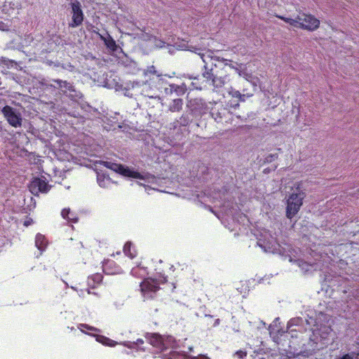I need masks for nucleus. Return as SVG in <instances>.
I'll return each instance as SVG.
<instances>
[{"mask_svg": "<svg viewBox=\"0 0 359 359\" xmlns=\"http://www.w3.org/2000/svg\"><path fill=\"white\" fill-rule=\"evenodd\" d=\"M167 282V277L161 273H156L143 280L140 283V290L145 299H153L160 289V285Z\"/></svg>", "mask_w": 359, "mask_h": 359, "instance_id": "1", "label": "nucleus"}, {"mask_svg": "<svg viewBox=\"0 0 359 359\" xmlns=\"http://www.w3.org/2000/svg\"><path fill=\"white\" fill-rule=\"evenodd\" d=\"M306 197V193L301 190L298 186L296 191L292 193L287 200L286 217L291 219L294 217L303 204V200Z\"/></svg>", "mask_w": 359, "mask_h": 359, "instance_id": "2", "label": "nucleus"}, {"mask_svg": "<svg viewBox=\"0 0 359 359\" xmlns=\"http://www.w3.org/2000/svg\"><path fill=\"white\" fill-rule=\"evenodd\" d=\"M110 165V170L114 171L115 172L120 174L124 177H132L140 180H149L150 178H154V176L150 174H147L143 175L138 172L137 171H135L133 170L130 169L128 166L120 164L112 163Z\"/></svg>", "mask_w": 359, "mask_h": 359, "instance_id": "3", "label": "nucleus"}, {"mask_svg": "<svg viewBox=\"0 0 359 359\" xmlns=\"http://www.w3.org/2000/svg\"><path fill=\"white\" fill-rule=\"evenodd\" d=\"M1 112L11 126L18 128L22 126V117L18 109L6 105L2 108Z\"/></svg>", "mask_w": 359, "mask_h": 359, "instance_id": "4", "label": "nucleus"}, {"mask_svg": "<svg viewBox=\"0 0 359 359\" xmlns=\"http://www.w3.org/2000/svg\"><path fill=\"white\" fill-rule=\"evenodd\" d=\"M28 187L30 192L35 196H39V193L46 194L52 187L43 176L33 177Z\"/></svg>", "mask_w": 359, "mask_h": 359, "instance_id": "5", "label": "nucleus"}, {"mask_svg": "<svg viewBox=\"0 0 359 359\" xmlns=\"http://www.w3.org/2000/svg\"><path fill=\"white\" fill-rule=\"evenodd\" d=\"M53 81L57 84V86H53L55 88L60 89L63 94L72 100L80 99L82 94L80 91L77 90L72 83L61 79H53ZM53 86V85H50Z\"/></svg>", "mask_w": 359, "mask_h": 359, "instance_id": "6", "label": "nucleus"}, {"mask_svg": "<svg viewBox=\"0 0 359 359\" xmlns=\"http://www.w3.org/2000/svg\"><path fill=\"white\" fill-rule=\"evenodd\" d=\"M72 22L69 24L70 27H76L81 25L83 21V13L81 9V4L78 0H72Z\"/></svg>", "mask_w": 359, "mask_h": 359, "instance_id": "7", "label": "nucleus"}, {"mask_svg": "<svg viewBox=\"0 0 359 359\" xmlns=\"http://www.w3.org/2000/svg\"><path fill=\"white\" fill-rule=\"evenodd\" d=\"M193 116H201L206 112L207 105L202 99L195 98L190 100L187 105Z\"/></svg>", "mask_w": 359, "mask_h": 359, "instance_id": "8", "label": "nucleus"}, {"mask_svg": "<svg viewBox=\"0 0 359 359\" xmlns=\"http://www.w3.org/2000/svg\"><path fill=\"white\" fill-rule=\"evenodd\" d=\"M210 115L217 123H222L227 118L229 111L222 105L214 107L210 110Z\"/></svg>", "mask_w": 359, "mask_h": 359, "instance_id": "9", "label": "nucleus"}, {"mask_svg": "<svg viewBox=\"0 0 359 359\" xmlns=\"http://www.w3.org/2000/svg\"><path fill=\"white\" fill-rule=\"evenodd\" d=\"M298 19L304 22V29L313 31L318 28L320 21L311 15H298Z\"/></svg>", "mask_w": 359, "mask_h": 359, "instance_id": "10", "label": "nucleus"}, {"mask_svg": "<svg viewBox=\"0 0 359 359\" xmlns=\"http://www.w3.org/2000/svg\"><path fill=\"white\" fill-rule=\"evenodd\" d=\"M146 337L149 343L154 347H156L161 350H164L166 348L165 345L164 344L163 338L159 334H148Z\"/></svg>", "mask_w": 359, "mask_h": 359, "instance_id": "11", "label": "nucleus"}, {"mask_svg": "<svg viewBox=\"0 0 359 359\" xmlns=\"http://www.w3.org/2000/svg\"><path fill=\"white\" fill-rule=\"evenodd\" d=\"M220 65L216 63L212 62L210 67L207 65L204 66V72H203V76L207 80L212 81L213 78L219 74Z\"/></svg>", "mask_w": 359, "mask_h": 359, "instance_id": "12", "label": "nucleus"}, {"mask_svg": "<svg viewBox=\"0 0 359 359\" xmlns=\"http://www.w3.org/2000/svg\"><path fill=\"white\" fill-rule=\"evenodd\" d=\"M107 36H104L102 34H99V36L104 42L108 50L112 53L118 52V50H122L121 48L116 44L115 40L111 36V35L108 33H107Z\"/></svg>", "mask_w": 359, "mask_h": 359, "instance_id": "13", "label": "nucleus"}, {"mask_svg": "<svg viewBox=\"0 0 359 359\" xmlns=\"http://www.w3.org/2000/svg\"><path fill=\"white\" fill-rule=\"evenodd\" d=\"M96 172L97 181L100 187L102 188H106L110 183H116L115 182L112 181L109 174L107 173V172L102 171L101 170H97Z\"/></svg>", "mask_w": 359, "mask_h": 359, "instance_id": "14", "label": "nucleus"}, {"mask_svg": "<svg viewBox=\"0 0 359 359\" xmlns=\"http://www.w3.org/2000/svg\"><path fill=\"white\" fill-rule=\"evenodd\" d=\"M224 73H222L221 71L219 72V74H217L215 78H213L211 81V85H212L214 87L219 88L224 86L225 83V79L226 77V74Z\"/></svg>", "mask_w": 359, "mask_h": 359, "instance_id": "15", "label": "nucleus"}, {"mask_svg": "<svg viewBox=\"0 0 359 359\" xmlns=\"http://www.w3.org/2000/svg\"><path fill=\"white\" fill-rule=\"evenodd\" d=\"M187 90L185 85H176V84H170L169 88H165V91L166 94L172 93L175 92L177 95H182L185 93Z\"/></svg>", "mask_w": 359, "mask_h": 359, "instance_id": "16", "label": "nucleus"}, {"mask_svg": "<svg viewBox=\"0 0 359 359\" xmlns=\"http://www.w3.org/2000/svg\"><path fill=\"white\" fill-rule=\"evenodd\" d=\"M48 241L44 235L37 233L35 238V245L40 250L43 251L46 248Z\"/></svg>", "mask_w": 359, "mask_h": 359, "instance_id": "17", "label": "nucleus"}, {"mask_svg": "<svg viewBox=\"0 0 359 359\" xmlns=\"http://www.w3.org/2000/svg\"><path fill=\"white\" fill-rule=\"evenodd\" d=\"M235 65L236 66H235L234 65H233L231 63H228V62H227L224 64V67H229L231 69H234L238 73V74L240 76L245 77L247 80H249L250 79L252 78V75L251 74H248V73L240 69V68L242 66L241 64L238 65L237 62H235Z\"/></svg>", "mask_w": 359, "mask_h": 359, "instance_id": "18", "label": "nucleus"}, {"mask_svg": "<svg viewBox=\"0 0 359 359\" xmlns=\"http://www.w3.org/2000/svg\"><path fill=\"white\" fill-rule=\"evenodd\" d=\"M118 63L125 67L128 68L130 70L137 69V62L126 55L120 59Z\"/></svg>", "mask_w": 359, "mask_h": 359, "instance_id": "19", "label": "nucleus"}, {"mask_svg": "<svg viewBox=\"0 0 359 359\" xmlns=\"http://www.w3.org/2000/svg\"><path fill=\"white\" fill-rule=\"evenodd\" d=\"M183 104L184 102L182 98L174 99L169 105V111L171 112H178L182 110Z\"/></svg>", "mask_w": 359, "mask_h": 359, "instance_id": "20", "label": "nucleus"}, {"mask_svg": "<svg viewBox=\"0 0 359 359\" xmlns=\"http://www.w3.org/2000/svg\"><path fill=\"white\" fill-rule=\"evenodd\" d=\"M270 336L273 338H278L279 336H282L285 331L277 327L276 325H271L269 328Z\"/></svg>", "mask_w": 359, "mask_h": 359, "instance_id": "21", "label": "nucleus"}, {"mask_svg": "<svg viewBox=\"0 0 359 359\" xmlns=\"http://www.w3.org/2000/svg\"><path fill=\"white\" fill-rule=\"evenodd\" d=\"M133 243L130 241H128L126 243V244L123 246V251L124 254L129 257L130 258L133 259L135 257V254L131 252V246Z\"/></svg>", "mask_w": 359, "mask_h": 359, "instance_id": "22", "label": "nucleus"}, {"mask_svg": "<svg viewBox=\"0 0 359 359\" xmlns=\"http://www.w3.org/2000/svg\"><path fill=\"white\" fill-rule=\"evenodd\" d=\"M191 121V119L188 114H183L179 120L177 121L180 126H187Z\"/></svg>", "mask_w": 359, "mask_h": 359, "instance_id": "23", "label": "nucleus"}, {"mask_svg": "<svg viewBox=\"0 0 359 359\" xmlns=\"http://www.w3.org/2000/svg\"><path fill=\"white\" fill-rule=\"evenodd\" d=\"M126 84H130V87L131 90H133L135 93H138L140 91V88L146 84L144 81H133L127 83Z\"/></svg>", "mask_w": 359, "mask_h": 359, "instance_id": "24", "label": "nucleus"}, {"mask_svg": "<svg viewBox=\"0 0 359 359\" xmlns=\"http://www.w3.org/2000/svg\"><path fill=\"white\" fill-rule=\"evenodd\" d=\"M62 216L63 218L65 219H67L74 223H76L78 222V218L77 217H69V215L71 214V212H70V210L69 209H64L62 210Z\"/></svg>", "mask_w": 359, "mask_h": 359, "instance_id": "25", "label": "nucleus"}, {"mask_svg": "<svg viewBox=\"0 0 359 359\" xmlns=\"http://www.w3.org/2000/svg\"><path fill=\"white\" fill-rule=\"evenodd\" d=\"M168 359H187L185 354H181L177 351H170Z\"/></svg>", "mask_w": 359, "mask_h": 359, "instance_id": "26", "label": "nucleus"}, {"mask_svg": "<svg viewBox=\"0 0 359 359\" xmlns=\"http://www.w3.org/2000/svg\"><path fill=\"white\" fill-rule=\"evenodd\" d=\"M210 60L213 63L215 61H217L219 62L223 63L224 65L227 62H232L231 60H228L226 59H224V57H220L219 56H212ZM219 65L221 66L220 63ZM219 69H221V70H223L224 69V66L222 68L220 67Z\"/></svg>", "mask_w": 359, "mask_h": 359, "instance_id": "27", "label": "nucleus"}, {"mask_svg": "<svg viewBox=\"0 0 359 359\" xmlns=\"http://www.w3.org/2000/svg\"><path fill=\"white\" fill-rule=\"evenodd\" d=\"M278 154H271L268 155L264 158V162L265 163H271V162L274 161L275 160L278 159Z\"/></svg>", "mask_w": 359, "mask_h": 359, "instance_id": "28", "label": "nucleus"}, {"mask_svg": "<svg viewBox=\"0 0 359 359\" xmlns=\"http://www.w3.org/2000/svg\"><path fill=\"white\" fill-rule=\"evenodd\" d=\"M102 278L103 276L100 273H96L93 274L90 278V279H92L95 283L97 284L102 282Z\"/></svg>", "mask_w": 359, "mask_h": 359, "instance_id": "29", "label": "nucleus"}, {"mask_svg": "<svg viewBox=\"0 0 359 359\" xmlns=\"http://www.w3.org/2000/svg\"><path fill=\"white\" fill-rule=\"evenodd\" d=\"M78 328L81 331L83 332V329H87L90 331H96L97 329L93 326L88 325L87 324L81 323L78 325Z\"/></svg>", "mask_w": 359, "mask_h": 359, "instance_id": "30", "label": "nucleus"}, {"mask_svg": "<svg viewBox=\"0 0 359 359\" xmlns=\"http://www.w3.org/2000/svg\"><path fill=\"white\" fill-rule=\"evenodd\" d=\"M358 356V353H355V352H352L351 353H346L343 356L339 358L338 359H357Z\"/></svg>", "mask_w": 359, "mask_h": 359, "instance_id": "31", "label": "nucleus"}, {"mask_svg": "<svg viewBox=\"0 0 359 359\" xmlns=\"http://www.w3.org/2000/svg\"><path fill=\"white\" fill-rule=\"evenodd\" d=\"M130 90H131V88L130 87V84H126V86L125 87H123L124 95L129 97H133L134 95V93H131Z\"/></svg>", "mask_w": 359, "mask_h": 359, "instance_id": "32", "label": "nucleus"}, {"mask_svg": "<svg viewBox=\"0 0 359 359\" xmlns=\"http://www.w3.org/2000/svg\"><path fill=\"white\" fill-rule=\"evenodd\" d=\"M292 26L297 28H302L304 29V22H302V20H299L298 19V17L297 18V19L294 20L293 23L292 24Z\"/></svg>", "mask_w": 359, "mask_h": 359, "instance_id": "33", "label": "nucleus"}, {"mask_svg": "<svg viewBox=\"0 0 359 359\" xmlns=\"http://www.w3.org/2000/svg\"><path fill=\"white\" fill-rule=\"evenodd\" d=\"M154 43L155 46L158 48H162L165 46V42L157 39L156 37L154 38Z\"/></svg>", "mask_w": 359, "mask_h": 359, "instance_id": "34", "label": "nucleus"}, {"mask_svg": "<svg viewBox=\"0 0 359 359\" xmlns=\"http://www.w3.org/2000/svg\"><path fill=\"white\" fill-rule=\"evenodd\" d=\"M245 356H246V352L241 351V350L238 351L234 354V357L238 358V359H243Z\"/></svg>", "mask_w": 359, "mask_h": 359, "instance_id": "35", "label": "nucleus"}, {"mask_svg": "<svg viewBox=\"0 0 359 359\" xmlns=\"http://www.w3.org/2000/svg\"><path fill=\"white\" fill-rule=\"evenodd\" d=\"M276 17L281 19L282 20L285 21V22L289 23L290 25H292V24L293 23V22L294 20V19H292L290 18H285V17L281 16V15H276Z\"/></svg>", "mask_w": 359, "mask_h": 359, "instance_id": "36", "label": "nucleus"}, {"mask_svg": "<svg viewBox=\"0 0 359 359\" xmlns=\"http://www.w3.org/2000/svg\"><path fill=\"white\" fill-rule=\"evenodd\" d=\"M8 27H9L6 23H4L2 21H0V30L8 31L9 29Z\"/></svg>", "mask_w": 359, "mask_h": 359, "instance_id": "37", "label": "nucleus"}, {"mask_svg": "<svg viewBox=\"0 0 359 359\" xmlns=\"http://www.w3.org/2000/svg\"><path fill=\"white\" fill-rule=\"evenodd\" d=\"M113 162H111V161H100V164L101 165H103L104 167L110 169V164H111Z\"/></svg>", "mask_w": 359, "mask_h": 359, "instance_id": "38", "label": "nucleus"}, {"mask_svg": "<svg viewBox=\"0 0 359 359\" xmlns=\"http://www.w3.org/2000/svg\"><path fill=\"white\" fill-rule=\"evenodd\" d=\"M277 165H274L272 169L269 168H265L264 170H263V172L264 174H269L271 170H275L276 168H277Z\"/></svg>", "mask_w": 359, "mask_h": 359, "instance_id": "39", "label": "nucleus"}, {"mask_svg": "<svg viewBox=\"0 0 359 359\" xmlns=\"http://www.w3.org/2000/svg\"><path fill=\"white\" fill-rule=\"evenodd\" d=\"M150 74H156V68L154 66H151L148 68V70H147Z\"/></svg>", "mask_w": 359, "mask_h": 359, "instance_id": "40", "label": "nucleus"}, {"mask_svg": "<svg viewBox=\"0 0 359 359\" xmlns=\"http://www.w3.org/2000/svg\"><path fill=\"white\" fill-rule=\"evenodd\" d=\"M191 359H210V358L204 355H198V356L192 357Z\"/></svg>", "mask_w": 359, "mask_h": 359, "instance_id": "41", "label": "nucleus"}, {"mask_svg": "<svg viewBox=\"0 0 359 359\" xmlns=\"http://www.w3.org/2000/svg\"><path fill=\"white\" fill-rule=\"evenodd\" d=\"M297 262L298 263V266H300V267H304V264L308 265L307 263L306 262H304L303 260H299V259Z\"/></svg>", "mask_w": 359, "mask_h": 359, "instance_id": "42", "label": "nucleus"}, {"mask_svg": "<svg viewBox=\"0 0 359 359\" xmlns=\"http://www.w3.org/2000/svg\"><path fill=\"white\" fill-rule=\"evenodd\" d=\"M32 223V219H29V220H27L24 222V226H28L29 225H30Z\"/></svg>", "mask_w": 359, "mask_h": 359, "instance_id": "43", "label": "nucleus"}, {"mask_svg": "<svg viewBox=\"0 0 359 359\" xmlns=\"http://www.w3.org/2000/svg\"><path fill=\"white\" fill-rule=\"evenodd\" d=\"M103 338H104V341H102V343L104 344H109L107 341H112L109 338H107V337H103Z\"/></svg>", "mask_w": 359, "mask_h": 359, "instance_id": "44", "label": "nucleus"}, {"mask_svg": "<svg viewBox=\"0 0 359 359\" xmlns=\"http://www.w3.org/2000/svg\"><path fill=\"white\" fill-rule=\"evenodd\" d=\"M144 344V341H143V339H137L136 344H137V346H139V345H140V344Z\"/></svg>", "mask_w": 359, "mask_h": 359, "instance_id": "45", "label": "nucleus"}, {"mask_svg": "<svg viewBox=\"0 0 359 359\" xmlns=\"http://www.w3.org/2000/svg\"><path fill=\"white\" fill-rule=\"evenodd\" d=\"M123 90V86L122 85H116V90Z\"/></svg>", "mask_w": 359, "mask_h": 359, "instance_id": "46", "label": "nucleus"}, {"mask_svg": "<svg viewBox=\"0 0 359 359\" xmlns=\"http://www.w3.org/2000/svg\"><path fill=\"white\" fill-rule=\"evenodd\" d=\"M109 260H104L103 262V265H102V267H104L107 266V263L109 262Z\"/></svg>", "mask_w": 359, "mask_h": 359, "instance_id": "47", "label": "nucleus"}, {"mask_svg": "<svg viewBox=\"0 0 359 359\" xmlns=\"http://www.w3.org/2000/svg\"><path fill=\"white\" fill-rule=\"evenodd\" d=\"M93 32L96 33L97 35L100 34V33H98V32H97V30H93Z\"/></svg>", "mask_w": 359, "mask_h": 359, "instance_id": "48", "label": "nucleus"}, {"mask_svg": "<svg viewBox=\"0 0 359 359\" xmlns=\"http://www.w3.org/2000/svg\"><path fill=\"white\" fill-rule=\"evenodd\" d=\"M70 215H70V217H72V216H73V215H72V214L71 213Z\"/></svg>", "mask_w": 359, "mask_h": 359, "instance_id": "49", "label": "nucleus"}]
</instances>
